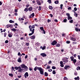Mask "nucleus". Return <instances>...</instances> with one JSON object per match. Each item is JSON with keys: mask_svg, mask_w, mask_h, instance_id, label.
Listing matches in <instances>:
<instances>
[{"mask_svg": "<svg viewBox=\"0 0 80 80\" xmlns=\"http://www.w3.org/2000/svg\"><path fill=\"white\" fill-rule=\"evenodd\" d=\"M29 28L30 29V31H31V32H32V33H30L29 34V35L30 36L31 35H32L34 33V31H35V29H33L32 30V26L30 25L29 26Z\"/></svg>", "mask_w": 80, "mask_h": 80, "instance_id": "1", "label": "nucleus"}, {"mask_svg": "<svg viewBox=\"0 0 80 80\" xmlns=\"http://www.w3.org/2000/svg\"><path fill=\"white\" fill-rule=\"evenodd\" d=\"M38 70L40 71V73L41 75H43V69L41 68V67L38 68Z\"/></svg>", "mask_w": 80, "mask_h": 80, "instance_id": "2", "label": "nucleus"}, {"mask_svg": "<svg viewBox=\"0 0 80 80\" xmlns=\"http://www.w3.org/2000/svg\"><path fill=\"white\" fill-rule=\"evenodd\" d=\"M67 59H68L67 58H62V60L64 62H65V63H67V62H68V60Z\"/></svg>", "mask_w": 80, "mask_h": 80, "instance_id": "3", "label": "nucleus"}, {"mask_svg": "<svg viewBox=\"0 0 80 80\" xmlns=\"http://www.w3.org/2000/svg\"><path fill=\"white\" fill-rule=\"evenodd\" d=\"M21 67L22 68H25V69H28V68L24 64H22L21 65Z\"/></svg>", "mask_w": 80, "mask_h": 80, "instance_id": "4", "label": "nucleus"}, {"mask_svg": "<svg viewBox=\"0 0 80 80\" xmlns=\"http://www.w3.org/2000/svg\"><path fill=\"white\" fill-rule=\"evenodd\" d=\"M24 70V69H22L21 68V67H20L18 69V72H20V73H22V72H23Z\"/></svg>", "mask_w": 80, "mask_h": 80, "instance_id": "5", "label": "nucleus"}, {"mask_svg": "<svg viewBox=\"0 0 80 80\" xmlns=\"http://www.w3.org/2000/svg\"><path fill=\"white\" fill-rule=\"evenodd\" d=\"M40 55L43 57H47V54L44 53H41Z\"/></svg>", "mask_w": 80, "mask_h": 80, "instance_id": "6", "label": "nucleus"}, {"mask_svg": "<svg viewBox=\"0 0 80 80\" xmlns=\"http://www.w3.org/2000/svg\"><path fill=\"white\" fill-rule=\"evenodd\" d=\"M57 42L56 41L54 40V41L52 43V45H56V44H57Z\"/></svg>", "mask_w": 80, "mask_h": 80, "instance_id": "7", "label": "nucleus"}, {"mask_svg": "<svg viewBox=\"0 0 80 80\" xmlns=\"http://www.w3.org/2000/svg\"><path fill=\"white\" fill-rule=\"evenodd\" d=\"M24 77L25 78H27V77H28V72H26L25 73Z\"/></svg>", "mask_w": 80, "mask_h": 80, "instance_id": "8", "label": "nucleus"}, {"mask_svg": "<svg viewBox=\"0 0 80 80\" xmlns=\"http://www.w3.org/2000/svg\"><path fill=\"white\" fill-rule=\"evenodd\" d=\"M30 38H31V39H33V40H34V39L35 38V36L33 35L32 36H31L30 37Z\"/></svg>", "mask_w": 80, "mask_h": 80, "instance_id": "9", "label": "nucleus"}, {"mask_svg": "<svg viewBox=\"0 0 80 80\" xmlns=\"http://www.w3.org/2000/svg\"><path fill=\"white\" fill-rule=\"evenodd\" d=\"M38 68H40V67H35V68L34 69V71H36L37 69L38 70Z\"/></svg>", "mask_w": 80, "mask_h": 80, "instance_id": "10", "label": "nucleus"}, {"mask_svg": "<svg viewBox=\"0 0 80 80\" xmlns=\"http://www.w3.org/2000/svg\"><path fill=\"white\" fill-rule=\"evenodd\" d=\"M71 40H72V41H75L76 40V39L74 38H71Z\"/></svg>", "mask_w": 80, "mask_h": 80, "instance_id": "11", "label": "nucleus"}, {"mask_svg": "<svg viewBox=\"0 0 80 80\" xmlns=\"http://www.w3.org/2000/svg\"><path fill=\"white\" fill-rule=\"evenodd\" d=\"M64 69H65L66 70H67L68 68H69V66L68 65L65 66V67L64 68Z\"/></svg>", "mask_w": 80, "mask_h": 80, "instance_id": "12", "label": "nucleus"}, {"mask_svg": "<svg viewBox=\"0 0 80 80\" xmlns=\"http://www.w3.org/2000/svg\"><path fill=\"white\" fill-rule=\"evenodd\" d=\"M20 67V66L15 67V68L16 69V70H19Z\"/></svg>", "mask_w": 80, "mask_h": 80, "instance_id": "13", "label": "nucleus"}, {"mask_svg": "<svg viewBox=\"0 0 80 80\" xmlns=\"http://www.w3.org/2000/svg\"><path fill=\"white\" fill-rule=\"evenodd\" d=\"M32 10H33V8L32 7H30L29 8V10L30 11V12H31Z\"/></svg>", "mask_w": 80, "mask_h": 80, "instance_id": "14", "label": "nucleus"}, {"mask_svg": "<svg viewBox=\"0 0 80 80\" xmlns=\"http://www.w3.org/2000/svg\"><path fill=\"white\" fill-rule=\"evenodd\" d=\"M68 20H72V18L70 16H69V17H68Z\"/></svg>", "mask_w": 80, "mask_h": 80, "instance_id": "15", "label": "nucleus"}, {"mask_svg": "<svg viewBox=\"0 0 80 80\" xmlns=\"http://www.w3.org/2000/svg\"><path fill=\"white\" fill-rule=\"evenodd\" d=\"M11 30L13 32H16L17 29H16L15 28H13V29H12Z\"/></svg>", "mask_w": 80, "mask_h": 80, "instance_id": "16", "label": "nucleus"}, {"mask_svg": "<svg viewBox=\"0 0 80 80\" xmlns=\"http://www.w3.org/2000/svg\"><path fill=\"white\" fill-rule=\"evenodd\" d=\"M44 75L45 76V77H47V76H48V73L46 72H45L44 73Z\"/></svg>", "mask_w": 80, "mask_h": 80, "instance_id": "17", "label": "nucleus"}, {"mask_svg": "<svg viewBox=\"0 0 80 80\" xmlns=\"http://www.w3.org/2000/svg\"><path fill=\"white\" fill-rule=\"evenodd\" d=\"M18 62H22V60L20 59V58H19V59L18 60Z\"/></svg>", "mask_w": 80, "mask_h": 80, "instance_id": "18", "label": "nucleus"}, {"mask_svg": "<svg viewBox=\"0 0 80 80\" xmlns=\"http://www.w3.org/2000/svg\"><path fill=\"white\" fill-rule=\"evenodd\" d=\"M37 2L38 5H41V3H40V2L39 1H37Z\"/></svg>", "mask_w": 80, "mask_h": 80, "instance_id": "19", "label": "nucleus"}, {"mask_svg": "<svg viewBox=\"0 0 80 80\" xmlns=\"http://www.w3.org/2000/svg\"><path fill=\"white\" fill-rule=\"evenodd\" d=\"M31 15L33 18V17L35 16V14L34 13H33L32 14H31Z\"/></svg>", "mask_w": 80, "mask_h": 80, "instance_id": "20", "label": "nucleus"}, {"mask_svg": "<svg viewBox=\"0 0 80 80\" xmlns=\"http://www.w3.org/2000/svg\"><path fill=\"white\" fill-rule=\"evenodd\" d=\"M72 61L74 63L77 62V60L75 59H73Z\"/></svg>", "mask_w": 80, "mask_h": 80, "instance_id": "21", "label": "nucleus"}, {"mask_svg": "<svg viewBox=\"0 0 80 80\" xmlns=\"http://www.w3.org/2000/svg\"><path fill=\"white\" fill-rule=\"evenodd\" d=\"M66 15L68 17L70 16V14L68 13H66Z\"/></svg>", "mask_w": 80, "mask_h": 80, "instance_id": "22", "label": "nucleus"}, {"mask_svg": "<svg viewBox=\"0 0 80 80\" xmlns=\"http://www.w3.org/2000/svg\"><path fill=\"white\" fill-rule=\"evenodd\" d=\"M49 9L50 10H52V9H53V8H52V7H51L50 6H49Z\"/></svg>", "mask_w": 80, "mask_h": 80, "instance_id": "23", "label": "nucleus"}, {"mask_svg": "<svg viewBox=\"0 0 80 80\" xmlns=\"http://www.w3.org/2000/svg\"><path fill=\"white\" fill-rule=\"evenodd\" d=\"M70 58L71 60V61H73L74 58H73V57H70Z\"/></svg>", "mask_w": 80, "mask_h": 80, "instance_id": "24", "label": "nucleus"}, {"mask_svg": "<svg viewBox=\"0 0 80 80\" xmlns=\"http://www.w3.org/2000/svg\"><path fill=\"white\" fill-rule=\"evenodd\" d=\"M54 3L56 4H58V1H55Z\"/></svg>", "mask_w": 80, "mask_h": 80, "instance_id": "25", "label": "nucleus"}, {"mask_svg": "<svg viewBox=\"0 0 80 80\" xmlns=\"http://www.w3.org/2000/svg\"><path fill=\"white\" fill-rule=\"evenodd\" d=\"M77 70H80V67L78 66L77 68Z\"/></svg>", "mask_w": 80, "mask_h": 80, "instance_id": "26", "label": "nucleus"}, {"mask_svg": "<svg viewBox=\"0 0 80 80\" xmlns=\"http://www.w3.org/2000/svg\"><path fill=\"white\" fill-rule=\"evenodd\" d=\"M56 47H59L60 46V44H57L56 45Z\"/></svg>", "mask_w": 80, "mask_h": 80, "instance_id": "27", "label": "nucleus"}, {"mask_svg": "<svg viewBox=\"0 0 80 80\" xmlns=\"http://www.w3.org/2000/svg\"><path fill=\"white\" fill-rule=\"evenodd\" d=\"M51 0H48V2H49V3H52V2H51Z\"/></svg>", "mask_w": 80, "mask_h": 80, "instance_id": "28", "label": "nucleus"}, {"mask_svg": "<svg viewBox=\"0 0 80 80\" xmlns=\"http://www.w3.org/2000/svg\"><path fill=\"white\" fill-rule=\"evenodd\" d=\"M40 30H43V31L44 30H43V27H40Z\"/></svg>", "mask_w": 80, "mask_h": 80, "instance_id": "29", "label": "nucleus"}, {"mask_svg": "<svg viewBox=\"0 0 80 80\" xmlns=\"http://www.w3.org/2000/svg\"><path fill=\"white\" fill-rule=\"evenodd\" d=\"M10 23H14V21H12V20H10L9 21Z\"/></svg>", "mask_w": 80, "mask_h": 80, "instance_id": "30", "label": "nucleus"}, {"mask_svg": "<svg viewBox=\"0 0 80 80\" xmlns=\"http://www.w3.org/2000/svg\"><path fill=\"white\" fill-rule=\"evenodd\" d=\"M50 68V67L49 66H48V65H47V69H49V68Z\"/></svg>", "mask_w": 80, "mask_h": 80, "instance_id": "31", "label": "nucleus"}, {"mask_svg": "<svg viewBox=\"0 0 80 80\" xmlns=\"http://www.w3.org/2000/svg\"><path fill=\"white\" fill-rule=\"evenodd\" d=\"M67 43H70V41H66Z\"/></svg>", "mask_w": 80, "mask_h": 80, "instance_id": "32", "label": "nucleus"}, {"mask_svg": "<svg viewBox=\"0 0 80 80\" xmlns=\"http://www.w3.org/2000/svg\"><path fill=\"white\" fill-rule=\"evenodd\" d=\"M45 46H43V47L42 48V50H44V49H45Z\"/></svg>", "mask_w": 80, "mask_h": 80, "instance_id": "33", "label": "nucleus"}, {"mask_svg": "<svg viewBox=\"0 0 80 80\" xmlns=\"http://www.w3.org/2000/svg\"><path fill=\"white\" fill-rule=\"evenodd\" d=\"M74 11H77V8L76 7H75L74 8Z\"/></svg>", "mask_w": 80, "mask_h": 80, "instance_id": "34", "label": "nucleus"}, {"mask_svg": "<svg viewBox=\"0 0 80 80\" xmlns=\"http://www.w3.org/2000/svg\"><path fill=\"white\" fill-rule=\"evenodd\" d=\"M4 37H6V35H7V33L5 32L4 33Z\"/></svg>", "mask_w": 80, "mask_h": 80, "instance_id": "35", "label": "nucleus"}, {"mask_svg": "<svg viewBox=\"0 0 80 80\" xmlns=\"http://www.w3.org/2000/svg\"><path fill=\"white\" fill-rule=\"evenodd\" d=\"M75 29V30H76L77 32H78V29L77 28H76Z\"/></svg>", "mask_w": 80, "mask_h": 80, "instance_id": "36", "label": "nucleus"}, {"mask_svg": "<svg viewBox=\"0 0 80 80\" xmlns=\"http://www.w3.org/2000/svg\"><path fill=\"white\" fill-rule=\"evenodd\" d=\"M52 69H56V68L54 66H52Z\"/></svg>", "mask_w": 80, "mask_h": 80, "instance_id": "37", "label": "nucleus"}, {"mask_svg": "<svg viewBox=\"0 0 80 80\" xmlns=\"http://www.w3.org/2000/svg\"><path fill=\"white\" fill-rule=\"evenodd\" d=\"M5 43H8V40H6L5 41Z\"/></svg>", "mask_w": 80, "mask_h": 80, "instance_id": "38", "label": "nucleus"}, {"mask_svg": "<svg viewBox=\"0 0 80 80\" xmlns=\"http://www.w3.org/2000/svg\"><path fill=\"white\" fill-rule=\"evenodd\" d=\"M52 73L53 74H55L56 73L55 71L53 70L52 72Z\"/></svg>", "mask_w": 80, "mask_h": 80, "instance_id": "39", "label": "nucleus"}, {"mask_svg": "<svg viewBox=\"0 0 80 80\" xmlns=\"http://www.w3.org/2000/svg\"><path fill=\"white\" fill-rule=\"evenodd\" d=\"M73 20H71L70 21H69V22L70 23H73Z\"/></svg>", "mask_w": 80, "mask_h": 80, "instance_id": "40", "label": "nucleus"}, {"mask_svg": "<svg viewBox=\"0 0 80 80\" xmlns=\"http://www.w3.org/2000/svg\"><path fill=\"white\" fill-rule=\"evenodd\" d=\"M67 20L65 19L63 20L64 22H67Z\"/></svg>", "mask_w": 80, "mask_h": 80, "instance_id": "41", "label": "nucleus"}, {"mask_svg": "<svg viewBox=\"0 0 80 80\" xmlns=\"http://www.w3.org/2000/svg\"><path fill=\"white\" fill-rule=\"evenodd\" d=\"M60 7L61 9H62V7H63V4H61Z\"/></svg>", "mask_w": 80, "mask_h": 80, "instance_id": "42", "label": "nucleus"}, {"mask_svg": "<svg viewBox=\"0 0 80 80\" xmlns=\"http://www.w3.org/2000/svg\"><path fill=\"white\" fill-rule=\"evenodd\" d=\"M9 76H11V77H12L13 76V74H9Z\"/></svg>", "mask_w": 80, "mask_h": 80, "instance_id": "43", "label": "nucleus"}, {"mask_svg": "<svg viewBox=\"0 0 80 80\" xmlns=\"http://www.w3.org/2000/svg\"><path fill=\"white\" fill-rule=\"evenodd\" d=\"M64 80H67V77H66L64 78Z\"/></svg>", "mask_w": 80, "mask_h": 80, "instance_id": "44", "label": "nucleus"}, {"mask_svg": "<svg viewBox=\"0 0 80 80\" xmlns=\"http://www.w3.org/2000/svg\"><path fill=\"white\" fill-rule=\"evenodd\" d=\"M26 45H27V46H28L29 45V43H27L26 44Z\"/></svg>", "mask_w": 80, "mask_h": 80, "instance_id": "45", "label": "nucleus"}, {"mask_svg": "<svg viewBox=\"0 0 80 80\" xmlns=\"http://www.w3.org/2000/svg\"><path fill=\"white\" fill-rule=\"evenodd\" d=\"M8 37H12V35L10 34H9V35H8Z\"/></svg>", "mask_w": 80, "mask_h": 80, "instance_id": "46", "label": "nucleus"}, {"mask_svg": "<svg viewBox=\"0 0 80 80\" xmlns=\"http://www.w3.org/2000/svg\"><path fill=\"white\" fill-rule=\"evenodd\" d=\"M60 66H61V67H63L64 65H63V64H61L60 65Z\"/></svg>", "mask_w": 80, "mask_h": 80, "instance_id": "47", "label": "nucleus"}, {"mask_svg": "<svg viewBox=\"0 0 80 80\" xmlns=\"http://www.w3.org/2000/svg\"><path fill=\"white\" fill-rule=\"evenodd\" d=\"M48 72H52V69H48Z\"/></svg>", "mask_w": 80, "mask_h": 80, "instance_id": "48", "label": "nucleus"}, {"mask_svg": "<svg viewBox=\"0 0 80 80\" xmlns=\"http://www.w3.org/2000/svg\"><path fill=\"white\" fill-rule=\"evenodd\" d=\"M32 28H35V26L34 25H32Z\"/></svg>", "mask_w": 80, "mask_h": 80, "instance_id": "49", "label": "nucleus"}, {"mask_svg": "<svg viewBox=\"0 0 80 80\" xmlns=\"http://www.w3.org/2000/svg\"><path fill=\"white\" fill-rule=\"evenodd\" d=\"M48 63L50 64V63H52V61H50L49 62H48Z\"/></svg>", "mask_w": 80, "mask_h": 80, "instance_id": "50", "label": "nucleus"}, {"mask_svg": "<svg viewBox=\"0 0 80 80\" xmlns=\"http://www.w3.org/2000/svg\"><path fill=\"white\" fill-rule=\"evenodd\" d=\"M18 56H20V52H18Z\"/></svg>", "mask_w": 80, "mask_h": 80, "instance_id": "51", "label": "nucleus"}, {"mask_svg": "<svg viewBox=\"0 0 80 80\" xmlns=\"http://www.w3.org/2000/svg\"><path fill=\"white\" fill-rule=\"evenodd\" d=\"M18 78H21V77H22V76L21 75H20V76H18Z\"/></svg>", "mask_w": 80, "mask_h": 80, "instance_id": "52", "label": "nucleus"}, {"mask_svg": "<svg viewBox=\"0 0 80 80\" xmlns=\"http://www.w3.org/2000/svg\"><path fill=\"white\" fill-rule=\"evenodd\" d=\"M71 7H69L68 8V10H71Z\"/></svg>", "mask_w": 80, "mask_h": 80, "instance_id": "53", "label": "nucleus"}, {"mask_svg": "<svg viewBox=\"0 0 80 80\" xmlns=\"http://www.w3.org/2000/svg\"><path fill=\"white\" fill-rule=\"evenodd\" d=\"M49 15H50L51 17H53V15L52 14H49Z\"/></svg>", "mask_w": 80, "mask_h": 80, "instance_id": "54", "label": "nucleus"}, {"mask_svg": "<svg viewBox=\"0 0 80 80\" xmlns=\"http://www.w3.org/2000/svg\"><path fill=\"white\" fill-rule=\"evenodd\" d=\"M74 16H76V17H77V14L75 13L74 14Z\"/></svg>", "mask_w": 80, "mask_h": 80, "instance_id": "55", "label": "nucleus"}, {"mask_svg": "<svg viewBox=\"0 0 80 80\" xmlns=\"http://www.w3.org/2000/svg\"><path fill=\"white\" fill-rule=\"evenodd\" d=\"M78 59H79V60H80V56L78 55Z\"/></svg>", "mask_w": 80, "mask_h": 80, "instance_id": "56", "label": "nucleus"}, {"mask_svg": "<svg viewBox=\"0 0 80 80\" xmlns=\"http://www.w3.org/2000/svg\"><path fill=\"white\" fill-rule=\"evenodd\" d=\"M54 21L56 22H58V20H57V19H55Z\"/></svg>", "mask_w": 80, "mask_h": 80, "instance_id": "57", "label": "nucleus"}, {"mask_svg": "<svg viewBox=\"0 0 80 80\" xmlns=\"http://www.w3.org/2000/svg\"><path fill=\"white\" fill-rule=\"evenodd\" d=\"M74 43L75 44H77V42H73V44H74Z\"/></svg>", "mask_w": 80, "mask_h": 80, "instance_id": "58", "label": "nucleus"}, {"mask_svg": "<svg viewBox=\"0 0 80 80\" xmlns=\"http://www.w3.org/2000/svg\"><path fill=\"white\" fill-rule=\"evenodd\" d=\"M60 64H63V62H62V61L60 62Z\"/></svg>", "mask_w": 80, "mask_h": 80, "instance_id": "59", "label": "nucleus"}, {"mask_svg": "<svg viewBox=\"0 0 80 80\" xmlns=\"http://www.w3.org/2000/svg\"><path fill=\"white\" fill-rule=\"evenodd\" d=\"M48 23H49V22H50L51 20L49 19H48Z\"/></svg>", "mask_w": 80, "mask_h": 80, "instance_id": "60", "label": "nucleus"}, {"mask_svg": "<svg viewBox=\"0 0 80 80\" xmlns=\"http://www.w3.org/2000/svg\"><path fill=\"white\" fill-rule=\"evenodd\" d=\"M2 5V2H1L0 1V5Z\"/></svg>", "mask_w": 80, "mask_h": 80, "instance_id": "61", "label": "nucleus"}, {"mask_svg": "<svg viewBox=\"0 0 80 80\" xmlns=\"http://www.w3.org/2000/svg\"><path fill=\"white\" fill-rule=\"evenodd\" d=\"M15 12H18V11H17V9H15Z\"/></svg>", "mask_w": 80, "mask_h": 80, "instance_id": "62", "label": "nucleus"}, {"mask_svg": "<svg viewBox=\"0 0 80 80\" xmlns=\"http://www.w3.org/2000/svg\"><path fill=\"white\" fill-rule=\"evenodd\" d=\"M27 57H28V55H26L25 56V58H27Z\"/></svg>", "mask_w": 80, "mask_h": 80, "instance_id": "63", "label": "nucleus"}, {"mask_svg": "<svg viewBox=\"0 0 80 80\" xmlns=\"http://www.w3.org/2000/svg\"><path fill=\"white\" fill-rule=\"evenodd\" d=\"M14 14H15V15L16 16H17V13H14Z\"/></svg>", "mask_w": 80, "mask_h": 80, "instance_id": "64", "label": "nucleus"}]
</instances>
